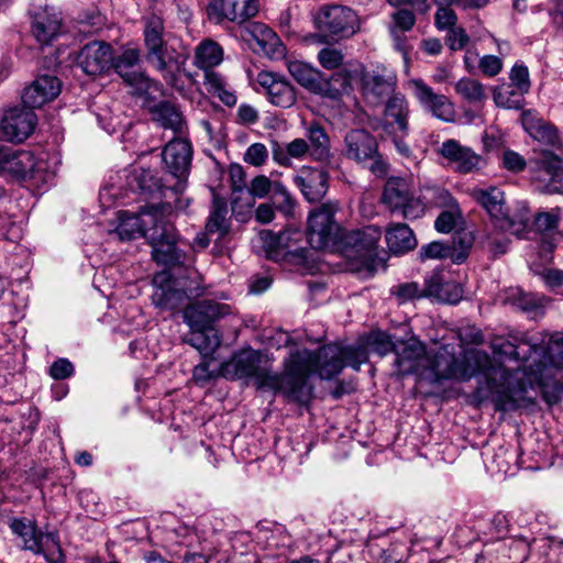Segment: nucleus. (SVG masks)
Here are the masks:
<instances>
[{
    "mask_svg": "<svg viewBox=\"0 0 563 563\" xmlns=\"http://www.w3.org/2000/svg\"><path fill=\"white\" fill-rule=\"evenodd\" d=\"M367 362L366 349L361 345L325 344L316 352L307 349L291 351L284 360V372L273 374L260 351L251 347L234 353L220 365V374L228 379L253 380L258 389L280 393L289 401L308 404L313 397L311 374L331 379L345 366L360 369Z\"/></svg>",
    "mask_w": 563,
    "mask_h": 563,
    "instance_id": "1",
    "label": "nucleus"
},
{
    "mask_svg": "<svg viewBox=\"0 0 563 563\" xmlns=\"http://www.w3.org/2000/svg\"><path fill=\"white\" fill-rule=\"evenodd\" d=\"M517 375L518 372L510 373L483 350L468 347L457 356L453 345L444 344L427 357L420 379L440 384L443 380L470 382L475 377L477 386L472 398L477 406L492 401L496 411H511L519 408L523 399L525 388Z\"/></svg>",
    "mask_w": 563,
    "mask_h": 563,
    "instance_id": "2",
    "label": "nucleus"
},
{
    "mask_svg": "<svg viewBox=\"0 0 563 563\" xmlns=\"http://www.w3.org/2000/svg\"><path fill=\"white\" fill-rule=\"evenodd\" d=\"M170 212L172 206L168 203L147 206L139 214L119 211L118 225L112 234L121 241L141 236L147 239L153 260L164 267H174L184 262L185 254L177 247L175 227L166 219Z\"/></svg>",
    "mask_w": 563,
    "mask_h": 563,
    "instance_id": "3",
    "label": "nucleus"
},
{
    "mask_svg": "<svg viewBox=\"0 0 563 563\" xmlns=\"http://www.w3.org/2000/svg\"><path fill=\"white\" fill-rule=\"evenodd\" d=\"M492 347L494 354L525 364L522 367L510 371V373L518 372L517 377L523 388H526V383L521 376L526 372L533 376L529 379V384H531L532 380H540L543 377V371L549 365L563 368V333H537L530 336L523 334L520 338H515L514 341H496ZM525 394L526 391H523L520 406L526 401Z\"/></svg>",
    "mask_w": 563,
    "mask_h": 563,
    "instance_id": "4",
    "label": "nucleus"
},
{
    "mask_svg": "<svg viewBox=\"0 0 563 563\" xmlns=\"http://www.w3.org/2000/svg\"><path fill=\"white\" fill-rule=\"evenodd\" d=\"M266 256L285 266H301L307 261V249L303 246V234L289 229L278 234L269 230L260 233Z\"/></svg>",
    "mask_w": 563,
    "mask_h": 563,
    "instance_id": "5",
    "label": "nucleus"
},
{
    "mask_svg": "<svg viewBox=\"0 0 563 563\" xmlns=\"http://www.w3.org/2000/svg\"><path fill=\"white\" fill-rule=\"evenodd\" d=\"M339 205L333 201L325 202L314 209L308 218L307 240L311 247L324 250L336 246L343 235V231L334 216Z\"/></svg>",
    "mask_w": 563,
    "mask_h": 563,
    "instance_id": "6",
    "label": "nucleus"
},
{
    "mask_svg": "<svg viewBox=\"0 0 563 563\" xmlns=\"http://www.w3.org/2000/svg\"><path fill=\"white\" fill-rule=\"evenodd\" d=\"M472 197L503 231L519 234L526 229L529 219L523 214L518 220L510 217L501 189L494 186L476 188L473 189Z\"/></svg>",
    "mask_w": 563,
    "mask_h": 563,
    "instance_id": "7",
    "label": "nucleus"
},
{
    "mask_svg": "<svg viewBox=\"0 0 563 563\" xmlns=\"http://www.w3.org/2000/svg\"><path fill=\"white\" fill-rule=\"evenodd\" d=\"M355 73L360 79L362 96L369 106H380L395 93L398 79L393 69L378 64L362 67Z\"/></svg>",
    "mask_w": 563,
    "mask_h": 563,
    "instance_id": "8",
    "label": "nucleus"
},
{
    "mask_svg": "<svg viewBox=\"0 0 563 563\" xmlns=\"http://www.w3.org/2000/svg\"><path fill=\"white\" fill-rule=\"evenodd\" d=\"M314 23L323 36L333 41L351 37L360 29L356 13L338 4L321 7L314 15Z\"/></svg>",
    "mask_w": 563,
    "mask_h": 563,
    "instance_id": "9",
    "label": "nucleus"
},
{
    "mask_svg": "<svg viewBox=\"0 0 563 563\" xmlns=\"http://www.w3.org/2000/svg\"><path fill=\"white\" fill-rule=\"evenodd\" d=\"M383 202L393 211H400L406 219H418L424 212L422 202L413 196L405 178H388L384 191Z\"/></svg>",
    "mask_w": 563,
    "mask_h": 563,
    "instance_id": "10",
    "label": "nucleus"
},
{
    "mask_svg": "<svg viewBox=\"0 0 563 563\" xmlns=\"http://www.w3.org/2000/svg\"><path fill=\"white\" fill-rule=\"evenodd\" d=\"M382 231L375 225H367L358 230L343 233L336 246L342 249L350 260L366 261L376 254Z\"/></svg>",
    "mask_w": 563,
    "mask_h": 563,
    "instance_id": "11",
    "label": "nucleus"
},
{
    "mask_svg": "<svg viewBox=\"0 0 563 563\" xmlns=\"http://www.w3.org/2000/svg\"><path fill=\"white\" fill-rule=\"evenodd\" d=\"M112 62L113 49L109 43L103 41L87 43L75 57V64L89 76L107 73L111 68Z\"/></svg>",
    "mask_w": 563,
    "mask_h": 563,
    "instance_id": "12",
    "label": "nucleus"
},
{
    "mask_svg": "<svg viewBox=\"0 0 563 563\" xmlns=\"http://www.w3.org/2000/svg\"><path fill=\"white\" fill-rule=\"evenodd\" d=\"M408 86L421 107L433 117L445 122L454 120V106L448 97L435 93L430 86L419 78L410 79Z\"/></svg>",
    "mask_w": 563,
    "mask_h": 563,
    "instance_id": "13",
    "label": "nucleus"
},
{
    "mask_svg": "<svg viewBox=\"0 0 563 563\" xmlns=\"http://www.w3.org/2000/svg\"><path fill=\"white\" fill-rule=\"evenodd\" d=\"M36 115L29 108H10L0 121V132L10 142H23L33 132Z\"/></svg>",
    "mask_w": 563,
    "mask_h": 563,
    "instance_id": "14",
    "label": "nucleus"
},
{
    "mask_svg": "<svg viewBox=\"0 0 563 563\" xmlns=\"http://www.w3.org/2000/svg\"><path fill=\"white\" fill-rule=\"evenodd\" d=\"M231 313V307L213 300H201L184 310V321L190 330L214 329L212 324Z\"/></svg>",
    "mask_w": 563,
    "mask_h": 563,
    "instance_id": "15",
    "label": "nucleus"
},
{
    "mask_svg": "<svg viewBox=\"0 0 563 563\" xmlns=\"http://www.w3.org/2000/svg\"><path fill=\"white\" fill-rule=\"evenodd\" d=\"M242 37L254 51H261L272 59H280L286 55L285 45L276 33L264 23H249L244 27Z\"/></svg>",
    "mask_w": 563,
    "mask_h": 563,
    "instance_id": "16",
    "label": "nucleus"
},
{
    "mask_svg": "<svg viewBox=\"0 0 563 563\" xmlns=\"http://www.w3.org/2000/svg\"><path fill=\"white\" fill-rule=\"evenodd\" d=\"M395 355V366L398 375L416 374L420 377L428 357L426 345L421 341L416 338L398 341Z\"/></svg>",
    "mask_w": 563,
    "mask_h": 563,
    "instance_id": "17",
    "label": "nucleus"
},
{
    "mask_svg": "<svg viewBox=\"0 0 563 563\" xmlns=\"http://www.w3.org/2000/svg\"><path fill=\"white\" fill-rule=\"evenodd\" d=\"M139 58L136 49H125L117 57L113 55L111 68L113 67L128 85L134 87L135 93L143 95L148 92L153 81L140 71L137 67Z\"/></svg>",
    "mask_w": 563,
    "mask_h": 563,
    "instance_id": "18",
    "label": "nucleus"
},
{
    "mask_svg": "<svg viewBox=\"0 0 563 563\" xmlns=\"http://www.w3.org/2000/svg\"><path fill=\"white\" fill-rule=\"evenodd\" d=\"M257 84L264 90L268 101L284 109L290 108L297 100V93L294 86L283 76L261 71L256 78Z\"/></svg>",
    "mask_w": 563,
    "mask_h": 563,
    "instance_id": "19",
    "label": "nucleus"
},
{
    "mask_svg": "<svg viewBox=\"0 0 563 563\" xmlns=\"http://www.w3.org/2000/svg\"><path fill=\"white\" fill-rule=\"evenodd\" d=\"M162 158L166 169L177 179L179 184L176 187L180 190L181 181L187 177L190 162H191V146L190 143L183 139L177 137L167 143L162 152Z\"/></svg>",
    "mask_w": 563,
    "mask_h": 563,
    "instance_id": "20",
    "label": "nucleus"
},
{
    "mask_svg": "<svg viewBox=\"0 0 563 563\" xmlns=\"http://www.w3.org/2000/svg\"><path fill=\"white\" fill-rule=\"evenodd\" d=\"M329 174L324 169L302 166L292 177L303 198L309 202H318L329 189Z\"/></svg>",
    "mask_w": 563,
    "mask_h": 563,
    "instance_id": "21",
    "label": "nucleus"
},
{
    "mask_svg": "<svg viewBox=\"0 0 563 563\" xmlns=\"http://www.w3.org/2000/svg\"><path fill=\"white\" fill-rule=\"evenodd\" d=\"M62 91V81L53 75H40L22 95V101L30 110L53 101Z\"/></svg>",
    "mask_w": 563,
    "mask_h": 563,
    "instance_id": "22",
    "label": "nucleus"
},
{
    "mask_svg": "<svg viewBox=\"0 0 563 563\" xmlns=\"http://www.w3.org/2000/svg\"><path fill=\"white\" fill-rule=\"evenodd\" d=\"M471 247V238L464 235L454 238L450 244L434 241L423 245L419 255L422 261L450 258L453 263L460 264L467 258Z\"/></svg>",
    "mask_w": 563,
    "mask_h": 563,
    "instance_id": "23",
    "label": "nucleus"
},
{
    "mask_svg": "<svg viewBox=\"0 0 563 563\" xmlns=\"http://www.w3.org/2000/svg\"><path fill=\"white\" fill-rule=\"evenodd\" d=\"M439 153L452 168L462 174H468L481 168L483 159L472 148L463 146L456 140L450 139L442 143Z\"/></svg>",
    "mask_w": 563,
    "mask_h": 563,
    "instance_id": "24",
    "label": "nucleus"
},
{
    "mask_svg": "<svg viewBox=\"0 0 563 563\" xmlns=\"http://www.w3.org/2000/svg\"><path fill=\"white\" fill-rule=\"evenodd\" d=\"M31 32L41 45H49L64 33L60 13L48 8L35 11L32 15Z\"/></svg>",
    "mask_w": 563,
    "mask_h": 563,
    "instance_id": "25",
    "label": "nucleus"
},
{
    "mask_svg": "<svg viewBox=\"0 0 563 563\" xmlns=\"http://www.w3.org/2000/svg\"><path fill=\"white\" fill-rule=\"evenodd\" d=\"M385 123L383 129L385 133L398 131L401 135H408L409 132V104L405 96L395 92L385 100Z\"/></svg>",
    "mask_w": 563,
    "mask_h": 563,
    "instance_id": "26",
    "label": "nucleus"
},
{
    "mask_svg": "<svg viewBox=\"0 0 563 563\" xmlns=\"http://www.w3.org/2000/svg\"><path fill=\"white\" fill-rule=\"evenodd\" d=\"M163 35V20L157 15L150 16L145 23L144 42L148 51V58L155 63L158 70L166 69V47Z\"/></svg>",
    "mask_w": 563,
    "mask_h": 563,
    "instance_id": "27",
    "label": "nucleus"
},
{
    "mask_svg": "<svg viewBox=\"0 0 563 563\" xmlns=\"http://www.w3.org/2000/svg\"><path fill=\"white\" fill-rule=\"evenodd\" d=\"M344 142L346 157L358 163H366L376 154V150L378 148L376 139L363 129L350 131L345 135Z\"/></svg>",
    "mask_w": 563,
    "mask_h": 563,
    "instance_id": "28",
    "label": "nucleus"
},
{
    "mask_svg": "<svg viewBox=\"0 0 563 563\" xmlns=\"http://www.w3.org/2000/svg\"><path fill=\"white\" fill-rule=\"evenodd\" d=\"M428 298L446 303H456L463 297V288L455 282L446 280L443 273L433 271L426 276Z\"/></svg>",
    "mask_w": 563,
    "mask_h": 563,
    "instance_id": "29",
    "label": "nucleus"
},
{
    "mask_svg": "<svg viewBox=\"0 0 563 563\" xmlns=\"http://www.w3.org/2000/svg\"><path fill=\"white\" fill-rule=\"evenodd\" d=\"M10 157L5 159L4 173L22 179H36L43 163L35 161L29 151H14L10 147Z\"/></svg>",
    "mask_w": 563,
    "mask_h": 563,
    "instance_id": "30",
    "label": "nucleus"
},
{
    "mask_svg": "<svg viewBox=\"0 0 563 563\" xmlns=\"http://www.w3.org/2000/svg\"><path fill=\"white\" fill-rule=\"evenodd\" d=\"M286 66L292 78L305 89L313 93H321L323 91L325 82L319 69L297 59H287Z\"/></svg>",
    "mask_w": 563,
    "mask_h": 563,
    "instance_id": "31",
    "label": "nucleus"
},
{
    "mask_svg": "<svg viewBox=\"0 0 563 563\" xmlns=\"http://www.w3.org/2000/svg\"><path fill=\"white\" fill-rule=\"evenodd\" d=\"M525 130L537 141L551 145L563 155V140L559 136L556 128L542 119L526 114L522 120Z\"/></svg>",
    "mask_w": 563,
    "mask_h": 563,
    "instance_id": "32",
    "label": "nucleus"
},
{
    "mask_svg": "<svg viewBox=\"0 0 563 563\" xmlns=\"http://www.w3.org/2000/svg\"><path fill=\"white\" fill-rule=\"evenodd\" d=\"M183 342L196 349L202 358L210 357L222 343V334L217 329L190 330Z\"/></svg>",
    "mask_w": 563,
    "mask_h": 563,
    "instance_id": "33",
    "label": "nucleus"
},
{
    "mask_svg": "<svg viewBox=\"0 0 563 563\" xmlns=\"http://www.w3.org/2000/svg\"><path fill=\"white\" fill-rule=\"evenodd\" d=\"M153 119L164 129H170L178 135H184L187 131L186 121L180 109L168 101L156 104L153 110Z\"/></svg>",
    "mask_w": 563,
    "mask_h": 563,
    "instance_id": "34",
    "label": "nucleus"
},
{
    "mask_svg": "<svg viewBox=\"0 0 563 563\" xmlns=\"http://www.w3.org/2000/svg\"><path fill=\"white\" fill-rule=\"evenodd\" d=\"M35 554H42L47 563H64L65 556L56 532L40 531L35 541L30 543V550Z\"/></svg>",
    "mask_w": 563,
    "mask_h": 563,
    "instance_id": "35",
    "label": "nucleus"
},
{
    "mask_svg": "<svg viewBox=\"0 0 563 563\" xmlns=\"http://www.w3.org/2000/svg\"><path fill=\"white\" fill-rule=\"evenodd\" d=\"M538 162L540 168L549 176L548 192L563 194L562 158L551 151H542Z\"/></svg>",
    "mask_w": 563,
    "mask_h": 563,
    "instance_id": "36",
    "label": "nucleus"
},
{
    "mask_svg": "<svg viewBox=\"0 0 563 563\" xmlns=\"http://www.w3.org/2000/svg\"><path fill=\"white\" fill-rule=\"evenodd\" d=\"M385 238L389 251L394 254H404L417 246L412 230L405 223L390 225Z\"/></svg>",
    "mask_w": 563,
    "mask_h": 563,
    "instance_id": "37",
    "label": "nucleus"
},
{
    "mask_svg": "<svg viewBox=\"0 0 563 563\" xmlns=\"http://www.w3.org/2000/svg\"><path fill=\"white\" fill-rule=\"evenodd\" d=\"M306 137L310 146V156L317 162L329 161L330 153V139L324 129L318 123L311 124L306 131Z\"/></svg>",
    "mask_w": 563,
    "mask_h": 563,
    "instance_id": "38",
    "label": "nucleus"
},
{
    "mask_svg": "<svg viewBox=\"0 0 563 563\" xmlns=\"http://www.w3.org/2000/svg\"><path fill=\"white\" fill-rule=\"evenodd\" d=\"M203 85L209 93L218 97L225 106L232 107L236 103L234 91L220 73L212 69L205 70Z\"/></svg>",
    "mask_w": 563,
    "mask_h": 563,
    "instance_id": "39",
    "label": "nucleus"
},
{
    "mask_svg": "<svg viewBox=\"0 0 563 563\" xmlns=\"http://www.w3.org/2000/svg\"><path fill=\"white\" fill-rule=\"evenodd\" d=\"M222 60L223 49L218 43L205 40L196 47L194 64L200 69H212Z\"/></svg>",
    "mask_w": 563,
    "mask_h": 563,
    "instance_id": "40",
    "label": "nucleus"
},
{
    "mask_svg": "<svg viewBox=\"0 0 563 563\" xmlns=\"http://www.w3.org/2000/svg\"><path fill=\"white\" fill-rule=\"evenodd\" d=\"M227 202L223 199L214 198L212 209L206 223L208 233H218L220 238L224 236L229 231V223L227 219Z\"/></svg>",
    "mask_w": 563,
    "mask_h": 563,
    "instance_id": "41",
    "label": "nucleus"
},
{
    "mask_svg": "<svg viewBox=\"0 0 563 563\" xmlns=\"http://www.w3.org/2000/svg\"><path fill=\"white\" fill-rule=\"evenodd\" d=\"M152 300L156 307L173 311L183 306L186 294L170 287H157L153 292Z\"/></svg>",
    "mask_w": 563,
    "mask_h": 563,
    "instance_id": "42",
    "label": "nucleus"
},
{
    "mask_svg": "<svg viewBox=\"0 0 563 563\" xmlns=\"http://www.w3.org/2000/svg\"><path fill=\"white\" fill-rule=\"evenodd\" d=\"M455 91L471 103L478 104L487 99L485 87L477 80L464 77L455 84Z\"/></svg>",
    "mask_w": 563,
    "mask_h": 563,
    "instance_id": "43",
    "label": "nucleus"
},
{
    "mask_svg": "<svg viewBox=\"0 0 563 563\" xmlns=\"http://www.w3.org/2000/svg\"><path fill=\"white\" fill-rule=\"evenodd\" d=\"M512 84H503L494 91V101L498 107L506 109H520L523 106L525 92L516 91Z\"/></svg>",
    "mask_w": 563,
    "mask_h": 563,
    "instance_id": "44",
    "label": "nucleus"
},
{
    "mask_svg": "<svg viewBox=\"0 0 563 563\" xmlns=\"http://www.w3.org/2000/svg\"><path fill=\"white\" fill-rule=\"evenodd\" d=\"M207 12L209 19L217 23L223 20H239L235 0H209Z\"/></svg>",
    "mask_w": 563,
    "mask_h": 563,
    "instance_id": "45",
    "label": "nucleus"
},
{
    "mask_svg": "<svg viewBox=\"0 0 563 563\" xmlns=\"http://www.w3.org/2000/svg\"><path fill=\"white\" fill-rule=\"evenodd\" d=\"M440 196L443 197L445 203L452 205L453 209L442 211L435 219L434 228L440 233H450L455 228L461 212L449 191L442 190Z\"/></svg>",
    "mask_w": 563,
    "mask_h": 563,
    "instance_id": "46",
    "label": "nucleus"
},
{
    "mask_svg": "<svg viewBox=\"0 0 563 563\" xmlns=\"http://www.w3.org/2000/svg\"><path fill=\"white\" fill-rule=\"evenodd\" d=\"M390 294L395 296L399 302L412 301L421 298H428L427 283L420 286L416 282H407L391 287Z\"/></svg>",
    "mask_w": 563,
    "mask_h": 563,
    "instance_id": "47",
    "label": "nucleus"
},
{
    "mask_svg": "<svg viewBox=\"0 0 563 563\" xmlns=\"http://www.w3.org/2000/svg\"><path fill=\"white\" fill-rule=\"evenodd\" d=\"M271 196L274 207L279 212L286 217L292 214L296 201L285 185H283L280 181H275V186L271 191Z\"/></svg>",
    "mask_w": 563,
    "mask_h": 563,
    "instance_id": "48",
    "label": "nucleus"
},
{
    "mask_svg": "<svg viewBox=\"0 0 563 563\" xmlns=\"http://www.w3.org/2000/svg\"><path fill=\"white\" fill-rule=\"evenodd\" d=\"M547 302L545 297L536 294L523 292L518 289L512 295V303L525 312H537Z\"/></svg>",
    "mask_w": 563,
    "mask_h": 563,
    "instance_id": "49",
    "label": "nucleus"
},
{
    "mask_svg": "<svg viewBox=\"0 0 563 563\" xmlns=\"http://www.w3.org/2000/svg\"><path fill=\"white\" fill-rule=\"evenodd\" d=\"M275 186V181H272L268 177L265 175H258L254 177L250 186L245 188L244 194L247 195L249 201L247 206H252V199L254 198H264L268 194H271L273 187Z\"/></svg>",
    "mask_w": 563,
    "mask_h": 563,
    "instance_id": "50",
    "label": "nucleus"
},
{
    "mask_svg": "<svg viewBox=\"0 0 563 563\" xmlns=\"http://www.w3.org/2000/svg\"><path fill=\"white\" fill-rule=\"evenodd\" d=\"M229 176L232 188V205L235 206L246 188L245 172L240 164H231L229 167Z\"/></svg>",
    "mask_w": 563,
    "mask_h": 563,
    "instance_id": "51",
    "label": "nucleus"
},
{
    "mask_svg": "<svg viewBox=\"0 0 563 563\" xmlns=\"http://www.w3.org/2000/svg\"><path fill=\"white\" fill-rule=\"evenodd\" d=\"M13 533L18 534L20 538H22L24 542V548L26 550H30V543L32 541H35V538L38 534V530L36 529L35 525L32 523L30 520L22 518V519H14L10 525Z\"/></svg>",
    "mask_w": 563,
    "mask_h": 563,
    "instance_id": "52",
    "label": "nucleus"
},
{
    "mask_svg": "<svg viewBox=\"0 0 563 563\" xmlns=\"http://www.w3.org/2000/svg\"><path fill=\"white\" fill-rule=\"evenodd\" d=\"M212 361V356L202 358V361L194 367L192 379L196 384L203 386L210 380L221 376L220 367L218 369L210 368Z\"/></svg>",
    "mask_w": 563,
    "mask_h": 563,
    "instance_id": "53",
    "label": "nucleus"
},
{
    "mask_svg": "<svg viewBox=\"0 0 563 563\" xmlns=\"http://www.w3.org/2000/svg\"><path fill=\"white\" fill-rule=\"evenodd\" d=\"M393 24L390 26V33L396 37L398 32L410 31L416 22L413 13L406 9H400L393 13Z\"/></svg>",
    "mask_w": 563,
    "mask_h": 563,
    "instance_id": "54",
    "label": "nucleus"
},
{
    "mask_svg": "<svg viewBox=\"0 0 563 563\" xmlns=\"http://www.w3.org/2000/svg\"><path fill=\"white\" fill-rule=\"evenodd\" d=\"M510 84L516 87V91L527 93L530 90V77L528 68L522 64H516L509 74Z\"/></svg>",
    "mask_w": 563,
    "mask_h": 563,
    "instance_id": "55",
    "label": "nucleus"
},
{
    "mask_svg": "<svg viewBox=\"0 0 563 563\" xmlns=\"http://www.w3.org/2000/svg\"><path fill=\"white\" fill-rule=\"evenodd\" d=\"M268 158V151L263 143L251 144L243 156L245 163L258 167L263 166Z\"/></svg>",
    "mask_w": 563,
    "mask_h": 563,
    "instance_id": "56",
    "label": "nucleus"
},
{
    "mask_svg": "<svg viewBox=\"0 0 563 563\" xmlns=\"http://www.w3.org/2000/svg\"><path fill=\"white\" fill-rule=\"evenodd\" d=\"M368 344L371 346H373L374 351L377 354H379L380 356H384V355L388 354L389 352L395 353L397 342L394 343L390 340V336L387 335L386 333L377 332V333L371 334V336L368 338Z\"/></svg>",
    "mask_w": 563,
    "mask_h": 563,
    "instance_id": "57",
    "label": "nucleus"
},
{
    "mask_svg": "<svg viewBox=\"0 0 563 563\" xmlns=\"http://www.w3.org/2000/svg\"><path fill=\"white\" fill-rule=\"evenodd\" d=\"M343 54L340 49L324 47L318 53V62L325 69H335L343 63Z\"/></svg>",
    "mask_w": 563,
    "mask_h": 563,
    "instance_id": "58",
    "label": "nucleus"
},
{
    "mask_svg": "<svg viewBox=\"0 0 563 563\" xmlns=\"http://www.w3.org/2000/svg\"><path fill=\"white\" fill-rule=\"evenodd\" d=\"M509 243L510 240L505 234L498 235L495 232L488 233L485 239V246L495 255L505 254Z\"/></svg>",
    "mask_w": 563,
    "mask_h": 563,
    "instance_id": "59",
    "label": "nucleus"
},
{
    "mask_svg": "<svg viewBox=\"0 0 563 563\" xmlns=\"http://www.w3.org/2000/svg\"><path fill=\"white\" fill-rule=\"evenodd\" d=\"M503 166L512 172L519 173L526 168V159L515 151H505L501 157Z\"/></svg>",
    "mask_w": 563,
    "mask_h": 563,
    "instance_id": "60",
    "label": "nucleus"
},
{
    "mask_svg": "<svg viewBox=\"0 0 563 563\" xmlns=\"http://www.w3.org/2000/svg\"><path fill=\"white\" fill-rule=\"evenodd\" d=\"M435 13V25L440 30H450L454 27L456 15L453 10L449 9V4H440Z\"/></svg>",
    "mask_w": 563,
    "mask_h": 563,
    "instance_id": "61",
    "label": "nucleus"
},
{
    "mask_svg": "<svg viewBox=\"0 0 563 563\" xmlns=\"http://www.w3.org/2000/svg\"><path fill=\"white\" fill-rule=\"evenodd\" d=\"M74 374V366L67 358H58L49 367V375L57 380L66 379Z\"/></svg>",
    "mask_w": 563,
    "mask_h": 563,
    "instance_id": "62",
    "label": "nucleus"
},
{
    "mask_svg": "<svg viewBox=\"0 0 563 563\" xmlns=\"http://www.w3.org/2000/svg\"><path fill=\"white\" fill-rule=\"evenodd\" d=\"M479 69L486 76L493 77L500 73L503 68V60L495 55H485L479 59Z\"/></svg>",
    "mask_w": 563,
    "mask_h": 563,
    "instance_id": "63",
    "label": "nucleus"
},
{
    "mask_svg": "<svg viewBox=\"0 0 563 563\" xmlns=\"http://www.w3.org/2000/svg\"><path fill=\"white\" fill-rule=\"evenodd\" d=\"M468 35L462 27H452L449 30L446 43L452 51L464 48L468 42Z\"/></svg>",
    "mask_w": 563,
    "mask_h": 563,
    "instance_id": "64",
    "label": "nucleus"
}]
</instances>
